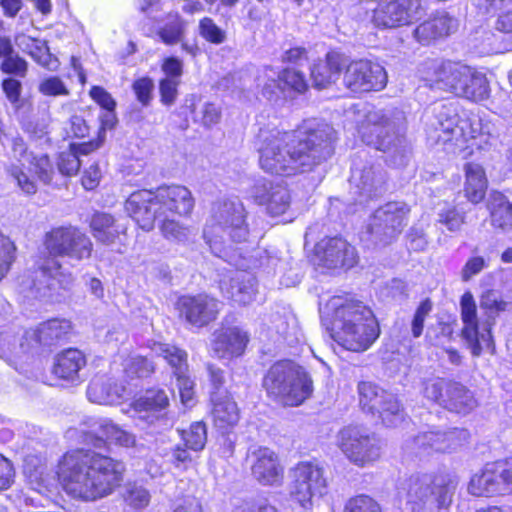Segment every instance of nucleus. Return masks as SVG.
Returning <instances> with one entry per match:
<instances>
[{
    "label": "nucleus",
    "mask_w": 512,
    "mask_h": 512,
    "mask_svg": "<svg viewBox=\"0 0 512 512\" xmlns=\"http://www.w3.org/2000/svg\"><path fill=\"white\" fill-rule=\"evenodd\" d=\"M248 235L246 211L238 198L220 199L212 204L203 239L215 256L238 269L220 282L223 296L238 305L250 304L256 295V278L246 271L250 260L238 246Z\"/></svg>",
    "instance_id": "1"
},
{
    "label": "nucleus",
    "mask_w": 512,
    "mask_h": 512,
    "mask_svg": "<svg viewBox=\"0 0 512 512\" xmlns=\"http://www.w3.org/2000/svg\"><path fill=\"white\" fill-rule=\"evenodd\" d=\"M336 132L325 122L308 120L296 131L261 128L257 135L260 167L271 174L306 173L334 153Z\"/></svg>",
    "instance_id": "2"
},
{
    "label": "nucleus",
    "mask_w": 512,
    "mask_h": 512,
    "mask_svg": "<svg viewBox=\"0 0 512 512\" xmlns=\"http://www.w3.org/2000/svg\"><path fill=\"white\" fill-rule=\"evenodd\" d=\"M121 461L93 449H75L63 455L57 475L67 494L85 501L110 495L123 480Z\"/></svg>",
    "instance_id": "3"
},
{
    "label": "nucleus",
    "mask_w": 512,
    "mask_h": 512,
    "mask_svg": "<svg viewBox=\"0 0 512 512\" xmlns=\"http://www.w3.org/2000/svg\"><path fill=\"white\" fill-rule=\"evenodd\" d=\"M44 247L48 256L38 260L29 285L34 296L40 298L49 296L51 291L58 288L68 289L74 281L72 273L62 268L57 257L76 261L88 259L93 243L79 228L61 226L45 234Z\"/></svg>",
    "instance_id": "4"
},
{
    "label": "nucleus",
    "mask_w": 512,
    "mask_h": 512,
    "mask_svg": "<svg viewBox=\"0 0 512 512\" xmlns=\"http://www.w3.org/2000/svg\"><path fill=\"white\" fill-rule=\"evenodd\" d=\"M328 308L333 311L328 327L330 336L343 348L362 352L379 337V324L363 302L337 296L330 300Z\"/></svg>",
    "instance_id": "5"
},
{
    "label": "nucleus",
    "mask_w": 512,
    "mask_h": 512,
    "mask_svg": "<svg viewBox=\"0 0 512 512\" xmlns=\"http://www.w3.org/2000/svg\"><path fill=\"white\" fill-rule=\"evenodd\" d=\"M195 205L191 191L182 185L158 187L155 191L133 192L125 203L127 213L145 231L154 227V222L169 215L187 216Z\"/></svg>",
    "instance_id": "6"
},
{
    "label": "nucleus",
    "mask_w": 512,
    "mask_h": 512,
    "mask_svg": "<svg viewBox=\"0 0 512 512\" xmlns=\"http://www.w3.org/2000/svg\"><path fill=\"white\" fill-rule=\"evenodd\" d=\"M358 133L362 141L386 154V162L394 167L408 164L411 147L405 137V118L402 112L388 115L381 110H368Z\"/></svg>",
    "instance_id": "7"
},
{
    "label": "nucleus",
    "mask_w": 512,
    "mask_h": 512,
    "mask_svg": "<svg viewBox=\"0 0 512 512\" xmlns=\"http://www.w3.org/2000/svg\"><path fill=\"white\" fill-rule=\"evenodd\" d=\"M434 136L437 142H454L456 146L469 140L481 150H489L498 144L499 132L494 123L480 116L462 119L452 105H442L436 113Z\"/></svg>",
    "instance_id": "8"
},
{
    "label": "nucleus",
    "mask_w": 512,
    "mask_h": 512,
    "mask_svg": "<svg viewBox=\"0 0 512 512\" xmlns=\"http://www.w3.org/2000/svg\"><path fill=\"white\" fill-rule=\"evenodd\" d=\"M457 486L449 474H417L404 480L398 488V497L410 512H428L448 507Z\"/></svg>",
    "instance_id": "9"
},
{
    "label": "nucleus",
    "mask_w": 512,
    "mask_h": 512,
    "mask_svg": "<svg viewBox=\"0 0 512 512\" xmlns=\"http://www.w3.org/2000/svg\"><path fill=\"white\" fill-rule=\"evenodd\" d=\"M267 394L285 406H298L312 393V380L307 372L290 360L274 363L263 378Z\"/></svg>",
    "instance_id": "10"
},
{
    "label": "nucleus",
    "mask_w": 512,
    "mask_h": 512,
    "mask_svg": "<svg viewBox=\"0 0 512 512\" xmlns=\"http://www.w3.org/2000/svg\"><path fill=\"white\" fill-rule=\"evenodd\" d=\"M9 160L7 172L26 194H34L37 191V186L35 181L24 172V168L33 172L44 183H49L52 180L54 170L49 157L46 154L36 155L29 151L21 137L12 139Z\"/></svg>",
    "instance_id": "11"
},
{
    "label": "nucleus",
    "mask_w": 512,
    "mask_h": 512,
    "mask_svg": "<svg viewBox=\"0 0 512 512\" xmlns=\"http://www.w3.org/2000/svg\"><path fill=\"white\" fill-rule=\"evenodd\" d=\"M336 444L344 456L358 467L374 464L382 453L380 439L361 425H348L339 430Z\"/></svg>",
    "instance_id": "12"
},
{
    "label": "nucleus",
    "mask_w": 512,
    "mask_h": 512,
    "mask_svg": "<svg viewBox=\"0 0 512 512\" xmlns=\"http://www.w3.org/2000/svg\"><path fill=\"white\" fill-rule=\"evenodd\" d=\"M358 394L362 409L377 415L384 425L396 426L404 419V411L397 397L376 384L368 381L360 382Z\"/></svg>",
    "instance_id": "13"
},
{
    "label": "nucleus",
    "mask_w": 512,
    "mask_h": 512,
    "mask_svg": "<svg viewBox=\"0 0 512 512\" xmlns=\"http://www.w3.org/2000/svg\"><path fill=\"white\" fill-rule=\"evenodd\" d=\"M169 398L162 389H151L133 403L135 418L141 428L159 433L173 426V419L166 413Z\"/></svg>",
    "instance_id": "14"
},
{
    "label": "nucleus",
    "mask_w": 512,
    "mask_h": 512,
    "mask_svg": "<svg viewBox=\"0 0 512 512\" xmlns=\"http://www.w3.org/2000/svg\"><path fill=\"white\" fill-rule=\"evenodd\" d=\"M291 497L303 508L312 505L315 498L327 492V481L323 469L312 462H300L292 470Z\"/></svg>",
    "instance_id": "15"
},
{
    "label": "nucleus",
    "mask_w": 512,
    "mask_h": 512,
    "mask_svg": "<svg viewBox=\"0 0 512 512\" xmlns=\"http://www.w3.org/2000/svg\"><path fill=\"white\" fill-rule=\"evenodd\" d=\"M461 320L463 323L462 336L468 343L474 356H479L483 349L493 346L491 334L492 323L485 321L479 325L477 305L470 291H466L460 299Z\"/></svg>",
    "instance_id": "16"
},
{
    "label": "nucleus",
    "mask_w": 512,
    "mask_h": 512,
    "mask_svg": "<svg viewBox=\"0 0 512 512\" xmlns=\"http://www.w3.org/2000/svg\"><path fill=\"white\" fill-rule=\"evenodd\" d=\"M426 14L421 0H394L379 3L373 10L372 22L382 29H394L419 21Z\"/></svg>",
    "instance_id": "17"
},
{
    "label": "nucleus",
    "mask_w": 512,
    "mask_h": 512,
    "mask_svg": "<svg viewBox=\"0 0 512 512\" xmlns=\"http://www.w3.org/2000/svg\"><path fill=\"white\" fill-rule=\"evenodd\" d=\"M423 79L432 89L450 92L460 96L469 77L470 66L453 61L431 60L425 63Z\"/></svg>",
    "instance_id": "18"
},
{
    "label": "nucleus",
    "mask_w": 512,
    "mask_h": 512,
    "mask_svg": "<svg viewBox=\"0 0 512 512\" xmlns=\"http://www.w3.org/2000/svg\"><path fill=\"white\" fill-rule=\"evenodd\" d=\"M386 83V71L378 63L358 60L345 64L343 84L353 93L379 91L386 86Z\"/></svg>",
    "instance_id": "19"
},
{
    "label": "nucleus",
    "mask_w": 512,
    "mask_h": 512,
    "mask_svg": "<svg viewBox=\"0 0 512 512\" xmlns=\"http://www.w3.org/2000/svg\"><path fill=\"white\" fill-rule=\"evenodd\" d=\"M409 206L404 202H388L373 214L370 232L383 243L399 235L408 222Z\"/></svg>",
    "instance_id": "20"
},
{
    "label": "nucleus",
    "mask_w": 512,
    "mask_h": 512,
    "mask_svg": "<svg viewBox=\"0 0 512 512\" xmlns=\"http://www.w3.org/2000/svg\"><path fill=\"white\" fill-rule=\"evenodd\" d=\"M246 462L254 480L263 486L279 485L284 476L279 455L271 448L261 445L249 447Z\"/></svg>",
    "instance_id": "21"
},
{
    "label": "nucleus",
    "mask_w": 512,
    "mask_h": 512,
    "mask_svg": "<svg viewBox=\"0 0 512 512\" xmlns=\"http://www.w3.org/2000/svg\"><path fill=\"white\" fill-rule=\"evenodd\" d=\"M386 175L379 165L362 164L353 160L351 167L350 185L352 193L357 195L360 204L373 198L383 190Z\"/></svg>",
    "instance_id": "22"
},
{
    "label": "nucleus",
    "mask_w": 512,
    "mask_h": 512,
    "mask_svg": "<svg viewBox=\"0 0 512 512\" xmlns=\"http://www.w3.org/2000/svg\"><path fill=\"white\" fill-rule=\"evenodd\" d=\"M221 303L206 294L183 296L178 301L180 315L192 326L201 328L213 322L220 311Z\"/></svg>",
    "instance_id": "23"
},
{
    "label": "nucleus",
    "mask_w": 512,
    "mask_h": 512,
    "mask_svg": "<svg viewBox=\"0 0 512 512\" xmlns=\"http://www.w3.org/2000/svg\"><path fill=\"white\" fill-rule=\"evenodd\" d=\"M466 430L454 429L449 432L427 431L418 434L407 443L408 449L415 454H429L431 451L447 452L456 449L467 438Z\"/></svg>",
    "instance_id": "24"
},
{
    "label": "nucleus",
    "mask_w": 512,
    "mask_h": 512,
    "mask_svg": "<svg viewBox=\"0 0 512 512\" xmlns=\"http://www.w3.org/2000/svg\"><path fill=\"white\" fill-rule=\"evenodd\" d=\"M315 257L320 265L327 268H350L356 263L354 247L341 237L326 238L318 242L315 246Z\"/></svg>",
    "instance_id": "25"
},
{
    "label": "nucleus",
    "mask_w": 512,
    "mask_h": 512,
    "mask_svg": "<svg viewBox=\"0 0 512 512\" xmlns=\"http://www.w3.org/2000/svg\"><path fill=\"white\" fill-rule=\"evenodd\" d=\"M249 342V335L237 326L221 327L212 334L210 351L219 359H232L241 356Z\"/></svg>",
    "instance_id": "26"
},
{
    "label": "nucleus",
    "mask_w": 512,
    "mask_h": 512,
    "mask_svg": "<svg viewBox=\"0 0 512 512\" xmlns=\"http://www.w3.org/2000/svg\"><path fill=\"white\" fill-rule=\"evenodd\" d=\"M252 197L259 205H264L267 211L278 216L286 212L290 205V193L288 189L266 179L256 181L252 188Z\"/></svg>",
    "instance_id": "27"
},
{
    "label": "nucleus",
    "mask_w": 512,
    "mask_h": 512,
    "mask_svg": "<svg viewBox=\"0 0 512 512\" xmlns=\"http://www.w3.org/2000/svg\"><path fill=\"white\" fill-rule=\"evenodd\" d=\"M29 330H23L17 326H5L0 328V358L10 365L15 360L33 351V344L26 334Z\"/></svg>",
    "instance_id": "28"
},
{
    "label": "nucleus",
    "mask_w": 512,
    "mask_h": 512,
    "mask_svg": "<svg viewBox=\"0 0 512 512\" xmlns=\"http://www.w3.org/2000/svg\"><path fill=\"white\" fill-rule=\"evenodd\" d=\"M266 74L269 77V82L264 84L262 93L269 100H272L274 96H277L278 91L283 94H302L308 88V84L303 73L295 69H284L277 75V80L274 79L276 72L273 71V69H267Z\"/></svg>",
    "instance_id": "29"
},
{
    "label": "nucleus",
    "mask_w": 512,
    "mask_h": 512,
    "mask_svg": "<svg viewBox=\"0 0 512 512\" xmlns=\"http://www.w3.org/2000/svg\"><path fill=\"white\" fill-rule=\"evenodd\" d=\"M458 28V20L445 11L436 12L430 19L418 25L413 32L414 38L427 45L432 41L446 37Z\"/></svg>",
    "instance_id": "30"
},
{
    "label": "nucleus",
    "mask_w": 512,
    "mask_h": 512,
    "mask_svg": "<svg viewBox=\"0 0 512 512\" xmlns=\"http://www.w3.org/2000/svg\"><path fill=\"white\" fill-rule=\"evenodd\" d=\"M126 394V388L105 376L94 377L87 388L88 400L100 405L120 403Z\"/></svg>",
    "instance_id": "31"
},
{
    "label": "nucleus",
    "mask_w": 512,
    "mask_h": 512,
    "mask_svg": "<svg viewBox=\"0 0 512 512\" xmlns=\"http://www.w3.org/2000/svg\"><path fill=\"white\" fill-rule=\"evenodd\" d=\"M16 46L24 53L28 54L40 66L55 71L58 68V60L49 50L44 40L18 33L14 36Z\"/></svg>",
    "instance_id": "32"
},
{
    "label": "nucleus",
    "mask_w": 512,
    "mask_h": 512,
    "mask_svg": "<svg viewBox=\"0 0 512 512\" xmlns=\"http://www.w3.org/2000/svg\"><path fill=\"white\" fill-rule=\"evenodd\" d=\"M211 401L215 427L222 432L235 427L239 421V410L235 401L229 395H220L218 392L212 393Z\"/></svg>",
    "instance_id": "33"
},
{
    "label": "nucleus",
    "mask_w": 512,
    "mask_h": 512,
    "mask_svg": "<svg viewBox=\"0 0 512 512\" xmlns=\"http://www.w3.org/2000/svg\"><path fill=\"white\" fill-rule=\"evenodd\" d=\"M346 60L337 52H329L325 60L315 63L311 69V78L315 87L322 89L339 79Z\"/></svg>",
    "instance_id": "34"
},
{
    "label": "nucleus",
    "mask_w": 512,
    "mask_h": 512,
    "mask_svg": "<svg viewBox=\"0 0 512 512\" xmlns=\"http://www.w3.org/2000/svg\"><path fill=\"white\" fill-rule=\"evenodd\" d=\"M86 366V357L78 349L70 348L59 353L55 358L53 373L64 380H80V371Z\"/></svg>",
    "instance_id": "35"
},
{
    "label": "nucleus",
    "mask_w": 512,
    "mask_h": 512,
    "mask_svg": "<svg viewBox=\"0 0 512 512\" xmlns=\"http://www.w3.org/2000/svg\"><path fill=\"white\" fill-rule=\"evenodd\" d=\"M468 491L474 496L503 494L498 477L497 463H487L480 473L472 476Z\"/></svg>",
    "instance_id": "36"
},
{
    "label": "nucleus",
    "mask_w": 512,
    "mask_h": 512,
    "mask_svg": "<svg viewBox=\"0 0 512 512\" xmlns=\"http://www.w3.org/2000/svg\"><path fill=\"white\" fill-rule=\"evenodd\" d=\"M94 432L97 434L95 446L102 443H112L121 447H132L135 445V436L124 430L121 426L113 422L111 419L102 418L95 423Z\"/></svg>",
    "instance_id": "37"
},
{
    "label": "nucleus",
    "mask_w": 512,
    "mask_h": 512,
    "mask_svg": "<svg viewBox=\"0 0 512 512\" xmlns=\"http://www.w3.org/2000/svg\"><path fill=\"white\" fill-rule=\"evenodd\" d=\"M71 330V323L66 319H51L39 325L36 330H29L33 350L38 345H50L56 340L64 338Z\"/></svg>",
    "instance_id": "38"
},
{
    "label": "nucleus",
    "mask_w": 512,
    "mask_h": 512,
    "mask_svg": "<svg viewBox=\"0 0 512 512\" xmlns=\"http://www.w3.org/2000/svg\"><path fill=\"white\" fill-rule=\"evenodd\" d=\"M90 227L93 237L105 245L115 243L120 234L125 231V227L120 225L112 215L104 212L93 214Z\"/></svg>",
    "instance_id": "39"
},
{
    "label": "nucleus",
    "mask_w": 512,
    "mask_h": 512,
    "mask_svg": "<svg viewBox=\"0 0 512 512\" xmlns=\"http://www.w3.org/2000/svg\"><path fill=\"white\" fill-rule=\"evenodd\" d=\"M465 170L464 192L467 199L472 203L481 202L487 190V177L483 167L477 163H467Z\"/></svg>",
    "instance_id": "40"
},
{
    "label": "nucleus",
    "mask_w": 512,
    "mask_h": 512,
    "mask_svg": "<svg viewBox=\"0 0 512 512\" xmlns=\"http://www.w3.org/2000/svg\"><path fill=\"white\" fill-rule=\"evenodd\" d=\"M476 406L473 393L464 385L452 382L447 387L444 408L456 413H468Z\"/></svg>",
    "instance_id": "41"
},
{
    "label": "nucleus",
    "mask_w": 512,
    "mask_h": 512,
    "mask_svg": "<svg viewBox=\"0 0 512 512\" xmlns=\"http://www.w3.org/2000/svg\"><path fill=\"white\" fill-rule=\"evenodd\" d=\"M471 51L479 56H487L503 51L500 38L489 29L481 26L468 38Z\"/></svg>",
    "instance_id": "42"
},
{
    "label": "nucleus",
    "mask_w": 512,
    "mask_h": 512,
    "mask_svg": "<svg viewBox=\"0 0 512 512\" xmlns=\"http://www.w3.org/2000/svg\"><path fill=\"white\" fill-rule=\"evenodd\" d=\"M157 28L156 35L166 45L182 43L186 34V22L178 12H169Z\"/></svg>",
    "instance_id": "43"
},
{
    "label": "nucleus",
    "mask_w": 512,
    "mask_h": 512,
    "mask_svg": "<svg viewBox=\"0 0 512 512\" xmlns=\"http://www.w3.org/2000/svg\"><path fill=\"white\" fill-rule=\"evenodd\" d=\"M488 208L494 227L503 231L512 230V203L505 195L500 192L492 193Z\"/></svg>",
    "instance_id": "44"
},
{
    "label": "nucleus",
    "mask_w": 512,
    "mask_h": 512,
    "mask_svg": "<svg viewBox=\"0 0 512 512\" xmlns=\"http://www.w3.org/2000/svg\"><path fill=\"white\" fill-rule=\"evenodd\" d=\"M469 77L465 80L460 97L474 102H481L489 98L490 87L486 75L471 67Z\"/></svg>",
    "instance_id": "45"
},
{
    "label": "nucleus",
    "mask_w": 512,
    "mask_h": 512,
    "mask_svg": "<svg viewBox=\"0 0 512 512\" xmlns=\"http://www.w3.org/2000/svg\"><path fill=\"white\" fill-rule=\"evenodd\" d=\"M152 351L163 357L173 369L174 375L188 369L187 353L185 350L167 343H155Z\"/></svg>",
    "instance_id": "46"
},
{
    "label": "nucleus",
    "mask_w": 512,
    "mask_h": 512,
    "mask_svg": "<svg viewBox=\"0 0 512 512\" xmlns=\"http://www.w3.org/2000/svg\"><path fill=\"white\" fill-rule=\"evenodd\" d=\"M158 220L161 221L160 230L166 239L177 243H187L190 240L192 235L190 227L169 219V217H162Z\"/></svg>",
    "instance_id": "47"
},
{
    "label": "nucleus",
    "mask_w": 512,
    "mask_h": 512,
    "mask_svg": "<svg viewBox=\"0 0 512 512\" xmlns=\"http://www.w3.org/2000/svg\"><path fill=\"white\" fill-rule=\"evenodd\" d=\"M480 307L487 315L486 321H490L493 326L496 316L506 311L508 302L504 301L498 292L487 290L480 297Z\"/></svg>",
    "instance_id": "48"
},
{
    "label": "nucleus",
    "mask_w": 512,
    "mask_h": 512,
    "mask_svg": "<svg viewBox=\"0 0 512 512\" xmlns=\"http://www.w3.org/2000/svg\"><path fill=\"white\" fill-rule=\"evenodd\" d=\"M450 383L451 381L442 378L427 379L423 382L422 394L427 400L444 407L447 387Z\"/></svg>",
    "instance_id": "49"
},
{
    "label": "nucleus",
    "mask_w": 512,
    "mask_h": 512,
    "mask_svg": "<svg viewBox=\"0 0 512 512\" xmlns=\"http://www.w3.org/2000/svg\"><path fill=\"white\" fill-rule=\"evenodd\" d=\"M14 242L0 230V282L6 277L15 260Z\"/></svg>",
    "instance_id": "50"
},
{
    "label": "nucleus",
    "mask_w": 512,
    "mask_h": 512,
    "mask_svg": "<svg viewBox=\"0 0 512 512\" xmlns=\"http://www.w3.org/2000/svg\"><path fill=\"white\" fill-rule=\"evenodd\" d=\"M183 439L189 449L194 451L202 450L207 441L205 424L202 422L193 423L189 430L183 433Z\"/></svg>",
    "instance_id": "51"
},
{
    "label": "nucleus",
    "mask_w": 512,
    "mask_h": 512,
    "mask_svg": "<svg viewBox=\"0 0 512 512\" xmlns=\"http://www.w3.org/2000/svg\"><path fill=\"white\" fill-rule=\"evenodd\" d=\"M154 371V366L146 357L135 355L127 360L125 372L128 377L143 378L149 376Z\"/></svg>",
    "instance_id": "52"
},
{
    "label": "nucleus",
    "mask_w": 512,
    "mask_h": 512,
    "mask_svg": "<svg viewBox=\"0 0 512 512\" xmlns=\"http://www.w3.org/2000/svg\"><path fill=\"white\" fill-rule=\"evenodd\" d=\"M199 34L208 42L213 44H221L226 39V33L215 22L205 17L200 20L199 23Z\"/></svg>",
    "instance_id": "53"
},
{
    "label": "nucleus",
    "mask_w": 512,
    "mask_h": 512,
    "mask_svg": "<svg viewBox=\"0 0 512 512\" xmlns=\"http://www.w3.org/2000/svg\"><path fill=\"white\" fill-rule=\"evenodd\" d=\"M58 169L61 174L66 176L75 175L81 165V161L78 158V153L74 149L63 151L58 157Z\"/></svg>",
    "instance_id": "54"
},
{
    "label": "nucleus",
    "mask_w": 512,
    "mask_h": 512,
    "mask_svg": "<svg viewBox=\"0 0 512 512\" xmlns=\"http://www.w3.org/2000/svg\"><path fill=\"white\" fill-rule=\"evenodd\" d=\"M1 71L6 74H13L18 77H24L27 73L28 63L25 59L15 54L14 51L3 58Z\"/></svg>",
    "instance_id": "55"
},
{
    "label": "nucleus",
    "mask_w": 512,
    "mask_h": 512,
    "mask_svg": "<svg viewBox=\"0 0 512 512\" xmlns=\"http://www.w3.org/2000/svg\"><path fill=\"white\" fill-rule=\"evenodd\" d=\"M24 473L31 481H44L45 461L39 455H26L23 464Z\"/></svg>",
    "instance_id": "56"
},
{
    "label": "nucleus",
    "mask_w": 512,
    "mask_h": 512,
    "mask_svg": "<svg viewBox=\"0 0 512 512\" xmlns=\"http://www.w3.org/2000/svg\"><path fill=\"white\" fill-rule=\"evenodd\" d=\"M150 493L143 486L136 484L127 487L125 501L131 507L141 509L148 506L150 502Z\"/></svg>",
    "instance_id": "57"
},
{
    "label": "nucleus",
    "mask_w": 512,
    "mask_h": 512,
    "mask_svg": "<svg viewBox=\"0 0 512 512\" xmlns=\"http://www.w3.org/2000/svg\"><path fill=\"white\" fill-rule=\"evenodd\" d=\"M433 304L430 299L423 300L417 307L411 323V332L414 338L422 335L426 317L432 311Z\"/></svg>",
    "instance_id": "58"
},
{
    "label": "nucleus",
    "mask_w": 512,
    "mask_h": 512,
    "mask_svg": "<svg viewBox=\"0 0 512 512\" xmlns=\"http://www.w3.org/2000/svg\"><path fill=\"white\" fill-rule=\"evenodd\" d=\"M269 329L274 331L284 340H288L290 330L294 329V319L286 314L275 313L271 315Z\"/></svg>",
    "instance_id": "59"
},
{
    "label": "nucleus",
    "mask_w": 512,
    "mask_h": 512,
    "mask_svg": "<svg viewBox=\"0 0 512 512\" xmlns=\"http://www.w3.org/2000/svg\"><path fill=\"white\" fill-rule=\"evenodd\" d=\"M181 401L186 406L193 404L194 381L188 374V369L175 375Z\"/></svg>",
    "instance_id": "60"
},
{
    "label": "nucleus",
    "mask_w": 512,
    "mask_h": 512,
    "mask_svg": "<svg viewBox=\"0 0 512 512\" xmlns=\"http://www.w3.org/2000/svg\"><path fill=\"white\" fill-rule=\"evenodd\" d=\"M137 100L148 106L153 98L154 82L149 77H142L134 81L132 85Z\"/></svg>",
    "instance_id": "61"
},
{
    "label": "nucleus",
    "mask_w": 512,
    "mask_h": 512,
    "mask_svg": "<svg viewBox=\"0 0 512 512\" xmlns=\"http://www.w3.org/2000/svg\"><path fill=\"white\" fill-rule=\"evenodd\" d=\"M344 512H380V508L371 497L359 495L346 503Z\"/></svg>",
    "instance_id": "62"
},
{
    "label": "nucleus",
    "mask_w": 512,
    "mask_h": 512,
    "mask_svg": "<svg viewBox=\"0 0 512 512\" xmlns=\"http://www.w3.org/2000/svg\"><path fill=\"white\" fill-rule=\"evenodd\" d=\"M39 92L45 96H67L69 94L63 81L56 76L43 79L39 84Z\"/></svg>",
    "instance_id": "63"
},
{
    "label": "nucleus",
    "mask_w": 512,
    "mask_h": 512,
    "mask_svg": "<svg viewBox=\"0 0 512 512\" xmlns=\"http://www.w3.org/2000/svg\"><path fill=\"white\" fill-rule=\"evenodd\" d=\"M502 493H512V458L496 461Z\"/></svg>",
    "instance_id": "64"
}]
</instances>
